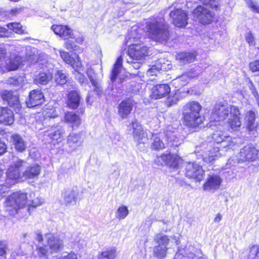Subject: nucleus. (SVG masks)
<instances>
[{"instance_id":"obj_1","label":"nucleus","mask_w":259,"mask_h":259,"mask_svg":"<svg viewBox=\"0 0 259 259\" xmlns=\"http://www.w3.org/2000/svg\"><path fill=\"white\" fill-rule=\"evenodd\" d=\"M42 203L41 198L37 197L34 200H28L26 193L17 192L7 197L4 202V208L8 214L15 215L18 213L19 209L23 208L26 204L30 211L31 207L35 208Z\"/></svg>"},{"instance_id":"obj_2","label":"nucleus","mask_w":259,"mask_h":259,"mask_svg":"<svg viewBox=\"0 0 259 259\" xmlns=\"http://www.w3.org/2000/svg\"><path fill=\"white\" fill-rule=\"evenodd\" d=\"M143 30L150 38L158 42L166 41L169 37L168 27L163 18H150L145 23Z\"/></svg>"},{"instance_id":"obj_3","label":"nucleus","mask_w":259,"mask_h":259,"mask_svg":"<svg viewBox=\"0 0 259 259\" xmlns=\"http://www.w3.org/2000/svg\"><path fill=\"white\" fill-rule=\"evenodd\" d=\"M201 109V105L196 101L188 102L184 106L183 114L186 126L193 128L202 122L203 118L200 114Z\"/></svg>"},{"instance_id":"obj_4","label":"nucleus","mask_w":259,"mask_h":259,"mask_svg":"<svg viewBox=\"0 0 259 259\" xmlns=\"http://www.w3.org/2000/svg\"><path fill=\"white\" fill-rule=\"evenodd\" d=\"M240 115L238 108L235 106L229 105L227 104H217L213 109L210 116V126L213 122H219L226 119L228 115Z\"/></svg>"},{"instance_id":"obj_5","label":"nucleus","mask_w":259,"mask_h":259,"mask_svg":"<svg viewBox=\"0 0 259 259\" xmlns=\"http://www.w3.org/2000/svg\"><path fill=\"white\" fill-rule=\"evenodd\" d=\"M27 162L25 160L16 158L13 159V163L7 169L6 180L8 182H14L15 180H22V173H21L22 168L26 167Z\"/></svg>"},{"instance_id":"obj_6","label":"nucleus","mask_w":259,"mask_h":259,"mask_svg":"<svg viewBox=\"0 0 259 259\" xmlns=\"http://www.w3.org/2000/svg\"><path fill=\"white\" fill-rule=\"evenodd\" d=\"M163 135L168 147L176 148L183 143L184 136L171 126L167 127Z\"/></svg>"},{"instance_id":"obj_7","label":"nucleus","mask_w":259,"mask_h":259,"mask_svg":"<svg viewBox=\"0 0 259 259\" xmlns=\"http://www.w3.org/2000/svg\"><path fill=\"white\" fill-rule=\"evenodd\" d=\"M128 45L129 48L127 51V62H133V60L140 61L147 55L148 48L144 44H131Z\"/></svg>"},{"instance_id":"obj_8","label":"nucleus","mask_w":259,"mask_h":259,"mask_svg":"<svg viewBox=\"0 0 259 259\" xmlns=\"http://www.w3.org/2000/svg\"><path fill=\"white\" fill-rule=\"evenodd\" d=\"M182 159L177 154H163L157 156L154 162L157 165H167L171 168H178Z\"/></svg>"},{"instance_id":"obj_9","label":"nucleus","mask_w":259,"mask_h":259,"mask_svg":"<svg viewBox=\"0 0 259 259\" xmlns=\"http://www.w3.org/2000/svg\"><path fill=\"white\" fill-rule=\"evenodd\" d=\"M201 148L202 157L206 162H212L220 156L219 148L212 143H203Z\"/></svg>"},{"instance_id":"obj_10","label":"nucleus","mask_w":259,"mask_h":259,"mask_svg":"<svg viewBox=\"0 0 259 259\" xmlns=\"http://www.w3.org/2000/svg\"><path fill=\"white\" fill-rule=\"evenodd\" d=\"M194 17L202 24L210 23L214 14L204 6H198L193 11Z\"/></svg>"},{"instance_id":"obj_11","label":"nucleus","mask_w":259,"mask_h":259,"mask_svg":"<svg viewBox=\"0 0 259 259\" xmlns=\"http://www.w3.org/2000/svg\"><path fill=\"white\" fill-rule=\"evenodd\" d=\"M128 127L130 129H133V137L138 145L144 144L147 142L148 140L147 134L144 131L142 125L137 122V120H135L130 123Z\"/></svg>"},{"instance_id":"obj_12","label":"nucleus","mask_w":259,"mask_h":259,"mask_svg":"<svg viewBox=\"0 0 259 259\" xmlns=\"http://www.w3.org/2000/svg\"><path fill=\"white\" fill-rule=\"evenodd\" d=\"M65 132L62 126L57 125L52 126L49 130L45 132V136L49 138L50 142L54 145L59 144L64 140Z\"/></svg>"},{"instance_id":"obj_13","label":"nucleus","mask_w":259,"mask_h":259,"mask_svg":"<svg viewBox=\"0 0 259 259\" xmlns=\"http://www.w3.org/2000/svg\"><path fill=\"white\" fill-rule=\"evenodd\" d=\"M186 176L201 181L204 178V171L196 163H189L186 166Z\"/></svg>"},{"instance_id":"obj_14","label":"nucleus","mask_w":259,"mask_h":259,"mask_svg":"<svg viewBox=\"0 0 259 259\" xmlns=\"http://www.w3.org/2000/svg\"><path fill=\"white\" fill-rule=\"evenodd\" d=\"M173 24L178 27H184L188 24V15L181 9H176L171 11L169 14Z\"/></svg>"},{"instance_id":"obj_15","label":"nucleus","mask_w":259,"mask_h":259,"mask_svg":"<svg viewBox=\"0 0 259 259\" xmlns=\"http://www.w3.org/2000/svg\"><path fill=\"white\" fill-rule=\"evenodd\" d=\"M45 102L44 94L40 90H33L29 92L28 98L26 101L28 107L32 108L42 105Z\"/></svg>"},{"instance_id":"obj_16","label":"nucleus","mask_w":259,"mask_h":259,"mask_svg":"<svg viewBox=\"0 0 259 259\" xmlns=\"http://www.w3.org/2000/svg\"><path fill=\"white\" fill-rule=\"evenodd\" d=\"M171 68L169 61L164 59H160L156 61L155 64L152 65L147 70V75L152 77L154 75L158 76L160 71H166Z\"/></svg>"},{"instance_id":"obj_17","label":"nucleus","mask_w":259,"mask_h":259,"mask_svg":"<svg viewBox=\"0 0 259 259\" xmlns=\"http://www.w3.org/2000/svg\"><path fill=\"white\" fill-rule=\"evenodd\" d=\"M258 151L253 146L247 145L242 148L238 155L239 161H254L257 157Z\"/></svg>"},{"instance_id":"obj_18","label":"nucleus","mask_w":259,"mask_h":259,"mask_svg":"<svg viewBox=\"0 0 259 259\" xmlns=\"http://www.w3.org/2000/svg\"><path fill=\"white\" fill-rule=\"evenodd\" d=\"M79 192L76 188H70L64 189L62 192L61 197L63 204L66 206L76 204Z\"/></svg>"},{"instance_id":"obj_19","label":"nucleus","mask_w":259,"mask_h":259,"mask_svg":"<svg viewBox=\"0 0 259 259\" xmlns=\"http://www.w3.org/2000/svg\"><path fill=\"white\" fill-rule=\"evenodd\" d=\"M222 179L217 174L209 175L203 185V190L214 192L220 189Z\"/></svg>"},{"instance_id":"obj_20","label":"nucleus","mask_w":259,"mask_h":259,"mask_svg":"<svg viewBox=\"0 0 259 259\" xmlns=\"http://www.w3.org/2000/svg\"><path fill=\"white\" fill-rule=\"evenodd\" d=\"M48 246L51 253L57 252L63 247V241L58 236L48 233L46 235Z\"/></svg>"},{"instance_id":"obj_21","label":"nucleus","mask_w":259,"mask_h":259,"mask_svg":"<svg viewBox=\"0 0 259 259\" xmlns=\"http://www.w3.org/2000/svg\"><path fill=\"white\" fill-rule=\"evenodd\" d=\"M170 92V88L168 84H157L152 88L150 96L152 99H158L167 96Z\"/></svg>"},{"instance_id":"obj_22","label":"nucleus","mask_w":259,"mask_h":259,"mask_svg":"<svg viewBox=\"0 0 259 259\" xmlns=\"http://www.w3.org/2000/svg\"><path fill=\"white\" fill-rule=\"evenodd\" d=\"M134 105V101L131 99L123 100L118 105V113L122 119L126 118L131 114Z\"/></svg>"},{"instance_id":"obj_23","label":"nucleus","mask_w":259,"mask_h":259,"mask_svg":"<svg viewBox=\"0 0 259 259\" xmlns=\"http://www.w3.org/2000/svg\"><path fill=\"white\" fill-rule=\"evenodd\" d=\"M41 170V167L38 164H31L26 167L25 170L22 172V177L27 179H37Z\"/></svg>"},{"instance_id":"obj_24","label":"nucleus","mask_w":259,"mask_h":259,"mask_svg":"<svg viewBox=\"0 0 259 259\" xmlns=\"http://www.w3.org/2000/svg\"><path fill=\"white\" fill-rule=\"evenodd\" d=\"M143 32V28H140L137 26H133L125 37L126 43L137 44L136 42L141 38Z\"/></svg>"},{"instance_id":"obj_25","label":"nucleus","mask_w":259,"mask_h":259,"mask_svg":"<svg viewBox=\"0 0 259 259\" xmlns=\"http://www.w3.org/2000/svg\"><path fill=\"white\" fill-rule=\"evenodd\" d=\"M11 142L14 149L19 152H23L27 148V142L23 137L20 135L15 134L11 137Z\"/></svg>"},{"instance_id":"obj_26","label":"nucleus","mask_w":259,"mask_h":259,"mask_svg":"<svg viewBox=\"0 0 259 259\" xmlns=\"http://www.w3.org/2000/svg\"><path fill=\"white\" fill-rule=\"evenodd\" d=\"M22 62V58L18 55H11L8 61L2 69L5 71H12L18 69Z\"/></svg>"},{"instance_id":"obj_27","label":"nucleus","mask_w":259,"mask_h":259,"mask_svg":"<svg viewBox=\"0 0 259 259\" xmlns=\"http://www.w3.org/2000/svg\"><path fill=\"white\" fill-rule=\"evenodd\" d=\"M1 97L4 100L6 101L10 106L18 107L19 105V97L14 95L11 91L5 90L1 92Z\"/></svg>"},{"instance_id":"obj_28","label":"nucleus","mask_w":259,"mask_h":259,"mask_svg":"<svg viewBox=\"0 0 259 259\" xmlns=\"http://www.w3.org/2000/svg\"><path fill=\"white\" fill-rule=\"evenodd\" d=\"M35 239L38 242L36 249L37 253L39 256H43L45 258L47 256L49 251L47 246L41 245V242L43 241L42 234L39 231H37L35 232Z\"/></svg>"},{"instance_id":"obj_29","label":"nucleus","mask_w":259,"mask_h":259,"mask_svg":"<svg viewBox=\"0 0 259 259\" xmlns=\"http://www.w3.org/2000/svg\"><path fill=\"white\" fill-rule=\"evenodd\" d=\"M60 56L63 60L67 63L70 65L75 70L81 66V62L79 60V57L76 56L75 58L71 57L69 54L65 51H60Z\"/></svg>"},{"instance_id":"obj_30","label":"nucleus","mask_w":259,"mask_h":259,"mask_svg":"<svg viewBox=\"0 0 259 259\" xmlns=\"http://www.w3.org/2000/svg\"><path fill=\"white\" fill-rule=\"evenodd\" d=\"M195 52H181L176 56L177 60L182 64L193 62L196 57Z\"/></svg>"},{"instance_id":"obj_31","label":"nucleus","mask_w":259,"mask_h":259,"mask_svg":"<svg viewBox=\"0 0 259 259\" xmlns=\"http://www.w3.org/2000/svg\"><path fill=\"white\" fill-rule=\"evenodd\" d=\"M80 97L77 91H72L69 92L67 97V105L69 107L76 109L80 103Z\"/></svg>"},{"instance_id":"obj_32","label":"nucleus","mask_w":259,"mask_h":259,"mask_svg":"<svg viewBox=\"0 0 259 259\" xmlns=\"http://www.w3.org/2000/svg\"><path fill=\"white\" fill-rule=\"evenodd\" d=\"M53 78L52 73L50 71L41 72L37 74L34 79L36 84H47Z\"/></svg>"},{"instance_id":"obj_33","label":"nucleus","mask_w":259,"mask_h":259,"mask_svg":"<svg viewBox=\"0 0 259 259\" xmlns=\"http://www.w3.org/2000/svg\"><path fill=\"white\" fill-rule=\"evenodd\" d=\"M164 140L163 134H160L153 136V142L151 148L155 150H160L165 148L166 143L163 141Z\"/></svg>"},{"instance_id":"obj_34","label":"nucleus","mask_w":259,"mask_h":259,"mask_svg":"<svg viewBox=\"0 0 259 259\" xmlns=\"http://www.w3.org/2000/svg\"><path fill=\"white\" fill-rule=\"evenodd\" d=\"M81 144L80 134H70L67 139V145L70 150L76 149Z\"/></svg>"},{"instance_id":"obj_35","label":"nucleus","mask_w":259,"mask_h":259,"mask_svg":"<svg viewBox=\"0 0 259 259\" xmlns=\"http://www.w3.org/2000/svg\"><path fill=\"white\" fill-rule=\"evenodd\" d=\"M14 121V114L13 111L5 107L3 111V116L0 117V123L5 125H11Z\"/></svg>"},{"instance_id":"obj_36","label":"nucleus","mask_w":259,"mask_h":259,"mask_svg":"<svg viewBox=\"0 0 259 259\" xmlns=\"http://www.w3.org/2000/svg\"><path fill=\"white\" fill-rule=\"evenodd\" d=\"M255 113L254 111L250 110L247 112L245 115V121L247 130L249 132L253 131L256 126L255 125Z\"/></svg>"},{"instance_id":"obj_37","label":"nucleus","mask_w":259,"mask_h":259,"mask_svg":"<svg viewBox=\"0 0 259 259\" xmlns=\"http://www.w3.org/2000/svg\"><path fill=\"white\" fill-rule=\"evenodd\" d=\"M65 120L68 123L71 124L72 127H78L81 123V119L79 116L73 112H69L65 114Z\"/></svg>"},{"instance_id":"obj_38","label":"nucleus","mask_w":259,"mask_h":259,"mask_svg":"<svg viewBox=\"0 0 259 259\" xmlns=\"http://www.w3.org/2000/svg\"><path fill=\"white\" fill-rule=\"evenodd\" d=\"M122 56H120L117 59L114 65V67L112 70L110 79L112 82H114L117 78L122 67Z\"/></svg>"},{"instance_id":"obj_39","label":"nucleus","mask_w":259,"mask_h":259,"mask_svg":"<svg viewBox=\"0 0 259 259\" xmlns=\"http://www.w3.org/2000/svg\"><path fill=\"white\" fill-rule=\"evenodd\" d=\"M239 115H231V118L228 120V127L233 131H237L239 130L241 122L240 120Z\"/></svg>"},{"instance_id":"obj_40","label":"nucleus","mask_w":259,"mask_h":259,"mask_svg":"<svg viewBox=\"0 0 259 259\" xmlns=\"http://www.w3.org/2000/svg\"><path fill=\"white\" fill-rule=\"evenodd\" d=\"M228 136V135L224 132L218 129L212 134V138L217 144H219L222 143Z\"/></svg>"},{"instance_id":"obj_41","label":"nucleus","mask_w":259,"mask_h":259,"mask_svg":"<svg viewBox=\"0 0 259 259\" xmlns=\"http://www.w3.org/2000/svg\"><path fill=\"white\" fill-rule=\"evenodd\" d=\"M154 240L159 246H166L169 242V239L166 235L163 234H157L154 237Z\"/></svg>"},{"instance_id":"obj_42","label":"nucleus","mask_w":259,"mask_h":259,"mask_svg":"<svg viewBox=\"0 0 259 259\" xmlns=\"http://www.w3.org/2000/svg\"><path fill=\"white\" fill-rule=\"evenodd\" d=\"M115 257L114 249H107L99 255L98 259H114Z\"/></svg>"},{"instance_id":"obj_43","label":"nucleus","mask_w":259,"mask_h":259,"mask_svg":"<svg viewBox=\"0 0 259 259\" xmlns=\"http://www.w3.org/2000/svg\"><path fill=\"white\" fill-rule=\"evenodd\" d=\"M167 247L164 246L157 245L154 248V253L158 258H164L166 255Z\"/></svg>"},{"instance_id":"obj_44","label":"nucleus","mask_w":259,"mask_h":259,"mask_svg":"<svg viewBox=\"0 0 259 259\" xmlns=\"http://www.w3.org/2000/svg\"><path fill=\"white\" fill-rule=\"evenodd\" d=\"M128 209L125 206L118 207L116 212V218L119 220L124 219L128 214Z\"/></svg>"},{"instance_id":"obj_45","label":"nucleus","mask_w":259,"mask_h":259,"mask_svg":"<svg viewBox=\"0 0 259 259\" xmlns=\"http://www.w3.org/2000/svg\"><path fill=\"white\" fill-rule=\"evenodd\" d=\"M67 75L62 71L58 70L55 75V81L57 84L63 85L67 82Z\"/></svg>"},{"instance_id":"obj_46","label":"nucleus","mask_w":259,"mask_h":259,"mask_svg":"<svg viewBox=\"0 0 259 259\" xmlns=\"http://www.w3.org/2000/svg\"><path fill=\"white\" fill-rule=\"evenodd\" d=\"M234 140L235 139H233L231 137L228 136L222 143L223 147L227 150L233 149L236 144Z\"/></svg>"},{"instance_id":"obj_47","label":"nucleus","mask_w":259,"mask_h":259,"mask_svg":"<svg viewBox=\"0 0 259 259\" xmlns=\"http://www.w3.org/2000/svg\"><path fill=\"white\" fill-rule=\"evenodd\" d=\"M63 27L65 29H62L61 37H69L71 38H74L73 30L69 27L68 26L64 25Z\"/></svg>"},{"instance_id":"obj_48","label":"nucleus","mask_w":259,"mask_h":259,"mask_svg":"<svg viewBox=\"0 0 259 259\" xmlns=\"http://www.w3.org/2000/svg\"><path fill=\"white\" fill-rule=\"evenodd\" d=\"M15 182H8L6 180V184H0V197H3L6 195V193L8 191L9 187L14 185Z\"/></svg>"},{"instance_id":"obj_49","label":"nucleus","mask_w":259,"mask_h":259,"mask_svg":"<svg viewBox=\"0 0 259 259\" xmlns=\"http://www.w3.org/2000/svg\"><path fill=\"white\" fill-rule=\"evenodd\" d=\"M7 27L11 30H12L16 33L20 34L23 33L22 26L19 23H10L7 24Z\"/></svg>"},{"instance_id":"obj_50","label":"nucleus","mask_w":259,"mask_h":259,"mask_svg":"<svg viewBox=\"0 0 259 259\" xmlns=\"http://www.w3.org/2000/svg\"><path fill=\"white\" fill-rule=\"evenodd\" d=\"M180 93L178 92H176L172 96H170L169 98H168L167 100L168 105L171 106L174 104H177L178 101L180 100Z\"/></svg>"},{"instance_id":"obj_51","label":"nucleus","mask_w":259,"mask_h":259,"mask_svg":"<svg viewBox=\"0 0 259 259\" xmlns=\"http://www.w3.org/2000/svg\"><path fill=\"white\" fill-rule=\"evenodd\" d=\"M87 74L92 85H96L97 79L96 74L95 73L94 70L91 68H88L87 71Z\"/></svg>"},{"instance_id":"obj_52","label":"nucleus","mask_w":259,"mask_h":259,"mask_svg":"<svg viewBox=\"0 0 259 259\" xmlns=\"http://www.w3.org/2000/svg\"><path fill=\"white\" fill-rule=\"evenodd\" d=\"M8 251L7 242L6 241L0 240V256L5 257Z\"/></svg>"},{"instance_id":"obj_53","label":"nucleus","mask_w":259,"mask_h":259,"mask_svg":"<svg viewBox=\"0 0 259 259\" xmlns=\"http://www.w3.org/2000/svg\"><path fill=\"white\" fill-rule=\"evenodd\" d=\"M202 72V68L199 66H195L187 72L190 78H194L198 76Z\"/></svg>"},{"instance_id":"obj_54","label":"nucleus","mask_w":259,"mask_h":259,"mask_svg":"<svg viewBox=\"0 0 259 259\" xmlns=\"http://www.w3.org/2000/svg\"><path fill=\"white\" fill-rule=\"evenodd\" d=\"M23 81V79L21 77L16 76L14 77H11L9 78L8 80V82L9 83L16 86L21 84Z\"/></svg>"},{"instance_id":"obj_55","label":"nucleus","mask_w":259,"mask_h":259,"mask_svg":"<svg viewBox=\"0 0 259 259\" xmlns=\"http://www.w3.org/2000/svg\"><path fill=\"white\" fill-rule=\"evenodd\" d=\"M204 6L206 7L207 6H209L212 9H217L218 8L219 3L218 2L215 0H199Z\"/></svg>"},{"instance_id":"obj_56","label":"nucleus","mask_w":259,"mask_h":259,"mask_svg":"<svg viewBox=\"0 0 259 259\" xmlns=\"http://www.w3.org/2000/svg\"><path fill=\"white\" fill-rule=\"evenodd\" d=\"M245 37L250 46H254L255 45L254 37L251 31L247 32L245 35Z\"/></svg>"},{"instance_id":"obj_57","label":"nucleus","mask_w":259,"mask_h":259,"mask_svg":"<svg viewBox=\"0 0 259 259\" xmlns=\"http://www.w3.org/2000/svg\"><path fill=\"white\" fill-rule=\"evenodd\" d=\"M190 78V77L189 76V75L187 73L176 78L175 79V81L176 82H179L180 81H182V82L181 83V85L183 86L185 85V84L188 81V80Z\"/></svg>"},{"instance_id":"obj_58","label":"nucleus","mask_w":259,"mask_h":259,"mask_svg":"<svg viewBox=\"0 0 259 259\" xmlns=\"http://www.w3.org/2000/svg\"><path fill=\"white\" fill-rule=\"evenodd\" d=\"M246 2L248 6L252 9V10L257 13H259V7L257 4L252 0H246Z\"/></svg>"},{"instance_id":"obj_59","label":"nucleus","mask_w":259,"mask_h":259,"mask_svg":"<svg viewBox=\"0 0 259 259\" xmlns=\"http://www.w3.org/2000/svg\"><path fill=\"white\" fill-rule=\"evenodd\" d=\"M59 259H77V257L75 253L71 251L70 253H63Z\"/></svg>"},{"instance_id":"obj_60","label":"nucleus","mask_w":259,"mask_h":259,"mask_svg":"<svg viewBox=\"0 0 259 259\" xmlns=\"http://www.w3.org/2000/svg\"><path fill=\"white\" fill-rule=\"evenodd\" d=\"M249 66L252 72H259V60L251 62L249 64Z\"/></svg>"},{"instance_id":"obj_61","label":"nucleus","mask_w":259,"mask_h":259,"mask_svg":"<svg viewBox=\"0 0 259 259\" xmlns=\"http://www.w3.org/2000/svg\"><path fill=\"white\" fill-rule=\"evenodd\" d=\"M12 33L5 27H0V37H11Z\"/></svg>"},{"instance_id":"obj_62","label":"nucleus","mask_w":259,"mask_h":259,"mask_svg":"<svg viewBox=\"0 0 259 259\" xmlns=\"http://www.w3.org/2000/svg\"><path fill=\"white\" fill-rule=\"evenodd\" d=\"M63 26L64 25H53L52 26L51 29L55 34L60 36L62 29H65L63 27Z\"/></svg>"},{"instance_id":"obj_63","label":"nucleus","mask_w":259,"mask_h":259,"mask_svg":"<svg viewBox=\"0 0 259 259\" xmlns=\"http://www.w3.org/2000/svg\"><path fill=\"white\" fill-rule=\"evenodd\" d=\"M249 88L251 91V93H252V94L253 95L254 97L256 98V99L257 100V104H258V106H259V95H258V94L255 89V88L252 81H250V86L249 87Z\"/></svg>"},{"instance_id":"obj_64","label":"nucleus","mask_w":259,"mask_h":259,"mask_svg":"<svg viewBox=\"0 0 259 259\" xmlns=\"http://www.w3.org/2000/svg\"><path fill=\"white\" fill-rule=\"evenodd\" d=\"M65 47L68 50L73 49L76 47L72 40L67 39L65 44Z\"/></svg>"}]
</instances>
